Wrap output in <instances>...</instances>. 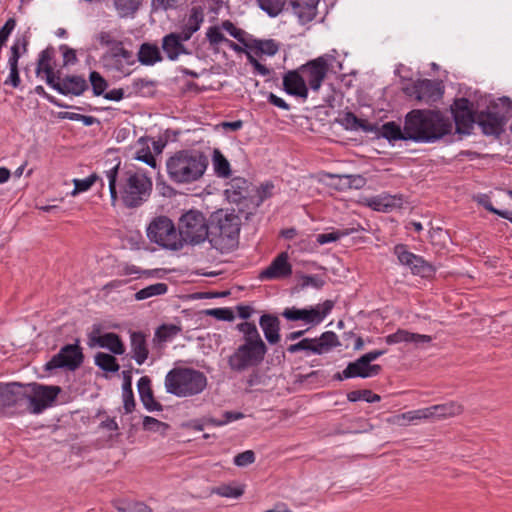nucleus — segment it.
<instances>
[{
  "label": "nucleus",
  "instance_id": "nucleus-43",
  "mask_svg": "<svg viewBox=\"0 0 512 512\" xmlns=\"http://www.w3.org/2000/svg\"><path fill=\"white\" fill-rule=\"evenodd\" d=\"M95 364L106 372H117L120 368L117 359L113 355L104 352L96 354Z\"/></svg>",
  "mask_w": 512,
  "mask_h": 512
},
{
  "label": "nucleus",
  "instance_id": "nucleus-40",
  "mask_svg": "<svg viewBox=\"0 0 512 512\" xmlns=\"http://www.w3.org/2000/svg\"><path fill=\"white\" fill-rule=\"evenodd\" d=\"M211 493L212 494H216L218 496H221V497H226V498H239L243 495L244 493V486L243 485H238V484H234V483H228V484H221L217 487H214L212 490H211Z\"/></svg>",
  "mask_w": 512,
  "mask_h": 512
},
{
  "label": "nucleus",
  "instance_id": "nucleus-25",
  "mask_svg": "<svg viewBox=\"0 0 512 512\" xmlns=\"http://www.w3.org/2000/svg\"><path fill=\"white\" fill-rule=\"evenodd\" d=\"M432 341V337L429 335L413 333L405 329H398L395 333H392L385 337V342L388 345H394L398 343H410L416 347L428 344Z\"/></svg>",
  "mask_w": 512,
  "mask_h": 512
},
{
  "label": "nucleus",
  "instance_id": "nucleus-20",
  "mask_svg": "<svg viewBox=\"0 0 512 512\" xmlns=\"http://www.w3.org/2000/svg\"><path fill=\"white\" fill-rule=\"evenodd\" d=\"M362 203L375 211L387 213L394 209L401 208L404 199L402 194L391 195L381 193L379 195L363 198Z\"/></svg>",
  "mask_w": 512,
  "mask_h": 512
},
{
  "label": "nucleus",
  "instance_id": "nucleus-10",
  "mask_svg": "<svg viewBox=\"0 0 512 512\" xmlns=\"http://www.w3.org/2000/svg\"><path fill=\"white\" fill-rule=\"evenodd\" d=\"M394 254L399 262L410 268L411 273L422 278H431L436 273V267L423 257L408 251L407 246L398 244L394 247Z\"/></svg>",
  "mask_w": 512,
  "mask_h": 512
},
{
  "label": "nucleus",
  "instance_id": "nucleus-17",
  "mask_svg": "<svg viewBox=\"0 0 512 512\" xmlns=\"http://www.w3.org/2000/svg\"><path fill=\"white\" fill-rule=\"evenodd\" d=\"M292 275V265L289 262V255L287 252L279 253L267 266L263 269L258 276L261 281L265 280H282L289 278Z\"/></svg>",
  "mask_w": 512,
  "mask_h": 512
},
{
  "label": "nucleus",
  "instance_id": "nucleus-54",
  "mask_svg": "<svg viewBox=\"0 0 512 512\" xmlns=\"http://www.w3.org/2000/svg\"><path fill=\"white\" fill-rule=\"evenodd\" d=\"M179 332L180 328L175 325H162L157 329L156 337L161 341H167L176 336Z\"/></svg>",
  "mask_w": 512,
  "mask_h": 512
},
{
  "label": "nucleus",
  "instance_id": "nucleus-1",
  "mask_svg": "<svg viewBox=\"0 0 512 512\" xmlns=\"http://www.w3.org/2000/svg\"><path fill=\"white\" fill-rule=\"evenodd\" d=\"M120 159L105 171L108 180L111 205L119 199L127 208H136L146 202L152 191V180L143 172L129 169L120 174Z\"/></svg>",
  "mask_w": 512,
  "mask_h": 512
},
{
  "label": "nucleus",
  "instance_id": "nucleus-30",
  "mask_svg": "<svg viewBox=\"0 0 512 512\" xmlns=\"http://www.w3.org/2000/svg\"><path fill=\"white\" fill-rule=\"evenodd\" d=\"M429 411V415H427V419L437 418L443 419L448 417H453L461 414L463 412V407L460 403L455 401H450L444 404L433 405L431 407L424 408Z\"/></svg>",
  "mask_w": 512,
  "mask_h": 512
},
{
  "label": "nucleus",
  "instance_id": "nucleus-14",
  "mask_svg": "<svg viewBox=\"0 0 512 512\" xmlns=\"http://www.w3.org/2000/svg\"><path fill=\"white\" fill-rule=\"evenodd\" d=\"M218 231V239H211L215 245L232 246L239 235L240 225L239 218L235 214L220 215L217 220V225L214 227Z\"/></svg>",
  "mask_w": 512,
  "mask_h": 512
},
{
  "label": "nucleus",
  "instance_id": "nucleus-28",
  "mask_svg": "<svg viewBox=\"0 0 512 512\" xmlns=\"http://www.w3.org/2000/svg\"><path fill=\"white\" fill-rule=\"evenodd\" d=\"M88 84L81 76H66L61 80V84L55 86V90L63 95L73 94L76 96L81 95L87 90Z\"/></svg>",
  "mask_w": 512,
  "mask_h": 512
},
{
  "label": "nucleus",
  "instance_id": "nucleus-16",
  "mask_svg": "<svg viewBox=\"0 0 512 512\" xmlns=\"http://www.w3.org/2000/svg\"><path fill=\"white\" fill-rule=\"evenodd\" d=\"M472 103L466 98L456 99L451 106L456 131L460 134H470L476 123V115L472 110Z\"/></svg>",
  "mask_w": 512,
  "mask_h": 512
},
{
  "label": "nucleus",
  "instance_id": "nucleus-44",
  "mask_svg": "<svg viewBox=\"0 0 512 512\" xmlns=\"http://www.w3.org/2000/svg\"><path fill=\"white\" fill-rule=\"evenodd\" d=\"M99 180L100 177L96 173H92L85 179H74V189L72 190L71 195L76 196L79 193L88 191Z\"/></svg>",
  "mask_w": 512,
  "mask_h": 512
},
{
  "label": "nucleus",
  "instance_id": "nucleus-45",
  "mask_svg": "<svg viewBox=\"0 0 512 512\" xmlns=\"http://www.w3.org/2000/svg\"><path fill=\"white\" fill-rule=\"evenodd\" d=\"M347 399L350 402H356L359 400H364L368 403H374L380 401V396L378 394L373 393L371 390H355L351 391L347 394Z\"/></svg>",
  "mask_w": 512,
  "mask_h": 512
},
{
  "label": "nucleus",
  "instance_id": "nucleus-6",
  "mask_svg": "<svg viewBox=\"0 0 512 512\" xmlns=\"http://www.w3.org/2000/svg\"><path fill=\"white\" fill-rule=\"evenodd\" d=\"M147 237L159 246L177 251L182 248L181 235L174 223L166 216L156 217L147 227Z\"/></svg>",
  "mask_w": 512,
  "mask_h": 512
},
{
  "label": "nucleus",
  "instance_id": "nucleus-24",
  "mask_svg": "<svg viewBox=\"0 0 512 512\" xmlns=\"http://www.w3.org/2000/svg\"><path fill=\"white\" fill-rule=\"evenodd\" d=\"M319 0H290L289 8L301 24L312 21L317 14Z\"/></svg>",
  "mask_w": 512,
  "mask_h": 512
},
{
  "label": "nucleus",
  "instance_id": "nucleus-33",
  "mask_svg": "<svg viewBox=\"0 0 512 512\" xmlns=\"http://www.w3.org/2000/svg\"><path fill=\"white\" fill-rule=\"evenodd\" d=\"M102 59L106 68L122 75H129L131 67L135 64L134 55H131V61L116 55H103Z\"/></svg>",
  "mask_w": 512,
  "mask_h": 512
},
{
  "label": "nucleus",
  "instance_id": "nucleus-2",
  "mask_svg": "<svg viewBox=\"0 0 512 512\" xmlns=\"http://www.w3.org/2000/svg\"><path fill=\"white\" fill-rule=\"evenodd\" d=\"M236 329L242 333L241 343L228 357L227 363L232 371L240 373L259 366L268 348L254 322H241Z\"/></svg>",
  "mask_w": 512,
  "mask_h": 512
},
{
  "label": "nucleus",
  "instance_id": "nucleus-34",
  "mask_svg": "<svg viewBox=\"0 0 512 512\" xmlns=\"http://www.w3.org/2000/svg\"><path fill=\"white\" fill-rule=\"evenodd\" d=\"M162 60L159 48L155 44L143 43L138 51V61L142 65L151 66Z\"/></svg>",
  "mask_w": 512,
  "mask_h": 512
},
{
  "label": "nucleus",
  "instance_id": "nucleus-13",
  "mask_svg": "<svg viewBox=\"0 0 512 512\" xmlns=\"http://www.w3.org/2000/svg\"><path fill=\"white\" fill-rule=\"evenodd\" d=\"M298 70L305 80V84L313 91H318L329 71L328 59L325 56H320L300 66Z\"/></svg>",
  "mask_w": 512,
  "mask_h": 512
},
{
  "label": "nucleus",
  "instance_id": "nucleus-52",
  "mask_svg": "<svg viewBox=\"0 0 512 512\" xmlns=\"http://www.w3.org/2000/svg\"><path fill=\"white\" fill-rule=\"evenodd\" d=\"M206 37L211 46H217L221 43H226V40L228 39L217 26L209 27L206 33Z\"/></svg>",
  "mask_w": 512,
  "mask_h": 512
},
{
  "label": "nucleus",
  "instance_id": "nucleus-35",
  "mask_svg": "<svg viewBox=\"0 0 512 512\" xmlns=\"http://www.w3.org/2000/svg\"><path fill=\"white\" fill-rule=\"evenodd\" d=\"M428 413V410L422 408L391 416L387 421L393 425L405 426L410 422L427 419V415H429Z\"/></svg>",
  "mask_w": 512,
  "mask_h": 512
},
{
  "label": "nucleus",
  "instance_id": "nucleus-47",
  "mask_svg": "<svg viewBox=\"0 0 512 512\" xmlns=\"http://www.w3.org/2000/svg\"><path fill=\"white\" fill-rule=\"evenodd\" d=\"M52 57L53 51L51 49H45L40 53L36 68V73L38 75L42 72L51 73V71L54 70L51 65Z\"/></svg>",
  "mask_w": 512,
  "mask_h": 512
},
{
  "label": "nucleus",
  "instance_id": "nucleus-59",
  "mask_svg": "<svg viewBox=\"0 0 512 512\" xmlns=\"http://www.w3.org/2000/svg\"><path fill=\"white\" fill-rule=\"evenodd\" d=\"M8 66H9L10 72H9L8 77L4 81V84L10 85L13 88H18L21 83L18 64H8Z\"/></svg>",
  "mask_w": 512,
  "mask_h": 512
},
{
  "label": "nucleus",
  "instance_id": "nucleus-18",
  "mask_svg": "<svg viewBox=\"0 0 512 512\" xmlns=\"http://www.w3.org/2000/svg\"><path fill=\"white\" fill-rule=\"evenodd\" d=\"M88 337L89 344L91 346L98 345L99 347L108 349L116 355H122L125 352V346L119 335L113 332L102 335L100 326L94 325Z\"/></svg>",
  "mask_w": 512,
  "mask_h": 512
},
{
  "label": "nucleus",
  "instance_id": "nucleus-31",
  "mask_svg": "<svg viewBox=\"0 0 512 512\" xmlns=\"http://www.w3.org/2000/svg\"><path fill=\"white\" fill-rule=\"evenodd\" d=\"M131 352L137 364L142 365L148 358L149 350L142 332L131 333Z\"/></svg>",
  "mask_w": 512,
  "mask_h": 512
},
{
  "label": "nucleus",
  "instance_id": "nucleus-57",
  "mask_svg": "<svg viewBox=\"0 0 512 512\" xmlns=\"http://www.w3.org/2000/svg\"><path fill=\"white\" fill-rule=\"evenodd\" d=\"M104 55H116L125 58L127 61H131V55H133L132 51H129L123 47V43L121 41H116L114 45L110 46V50Z\"/></svg>",
  "mask_w": 512,
  "mask_h": 512
},
{
  "label": "nucleus",
  "instance_id": "nucleus-23",
  "mask_svg": "<svg viewBox=\"0 0 512 512\" xmlns=\"http://www.w3.org/2000/svg\"><path fill=\"white\" fill-rule=\"evenodd\" d=\"M382 368L378 364H368L363 361V357H359L356 361L350 362L347 367L343 370V376L345 378H368L376 376L381 372Z\"/></svg>",
  "mask_w": 512,
  "mask_h": 512
},
{
  "label": "nucleus",
  "instance_id": "nucleus-15",
  "mask_svg": "<svg viewBox=\"0 0 512 512\" xmlns=\"http://www.w3.org/2000/svg\"><path fill=\"white\" fill-rule=\"evenodd\" d=\"M334 302L326 300L322 304L311 309L287 308L283 316L291 321L302 320L306 323H320L332 310Z\"/></svg>",
  "mask_w": 512,
  "mask_h": 512
},
{
  "label": "nucleus",
  "instance_id": "nucleus-50",
  "mask_svg": "<svg viewBox=\"0 0 512 512\" xmlns=\"http://www.w3.org/2000/svg\"><path fill=\"white\" fill-rule=\"evenodd\" d=\"M92 90L95 96L103 95L108 83L97 71H92L89 75Z\"/></svg>",
  "mask_w": 512,
  "mask_h": 512
},
{
  "label": "nucleus",
  "instance_id": "nucleus-58",
  "mask_svg": "<svg viewBox=\"0 0 512 512\" xmlns=\"http://www.w3.org/2000/svg\"><path fill=\"white\" fill-rule=\"evenodd\" d=\"M315 348V339L305 338L299 341L298 343L292 344L287 348V351L290 353H296L301 350H308L313 352Z\"/></svg>",
  "mask_w": 512,
  "mask_h": 512
},
{
  "label": "nucleus",
  "instance_id": "nucleus-5",
  "mask_svg": "<svg viewBox=\"0 0 512 512\" xmlns=\"http://www.w3.org/2000/svg\"><path fill=\"white\" fill-rule=\"evenodd\" d=\"M208 384L206 375L196 369L175 367L165 377L166 391L177 397H192L202 393Z\"/></svg>",
  "mask_w": 512,
  "mask_h": 512
},
{
  "label": "nucleus",
  "instance_id": "nucleus-55",
  "mask_svg": "<svg viewBox=\"0 0 512 512\" xmlns=\"http://www.w3.org/2000/svg\"><path fill=\"white\" fill-rule=\"evenodd\" d=\"M244 417V414L241 412H235V411H226L222 415V419H210V423H212L214 426H223L229 422L242 419Z\"/></svg>",
  "mask_w": 512,
  "mask_h": 512
},
{
  "label": "nucleus",
  "instance_id": "nucleus-36",
  "mask_svg": "<svg viewBox=\"0 0 512 512\" xmlns=\"http://www.w3.org/2000/svg\"><path fill=\"white\" fill-rule=\"evenodd\" d=\"M123 385H122V396L124 409L126 413H131L135 407L134 395L132 390V375L130 370H124Z\"/></svg>",
  "mask_w": 512,
  "mask_h": 512
},
{
  "label": "nucleus",
  "instance_id": "nucleus-4",
  "mask_svg": "<svg viewBox=\"0 0 512 512\" xmlns=\"http://www.w3.org/2000/svg\"><path fill=\"white\" fill-rule=\"evenodd\" d=\"M209 164L208 157L199 150L184 149L166 160V171L171 182L186 185L199 181Z\"/></svg>",
  "mask_w": 512,
  "mask_h": 512
},
{
  "label": "nucleus",
  "instance_id": "nucleus-62",
  "mask_svg": "<svg viewBox=\"0 0 512 512\" xmlns=\"http://www.w3.org/2000/svg\"><path fill=\"white\" fill-rule=\"evenodd\" d=\"M247 59L249 63L253 66L254 73L259 74L261 76H269L270 69H268L265 65L261 64L252 54L251 52H246Z\"/></svg>",
  "mask_w": 512,
  "mask_h": 512
},
{
  "label": "nucleus",
  "instance_id": "nucleus-42",
  "mask_svg": "<svg viewBox=\"0 0 512 512\" xmlns=\"http://www.w3.org/2000/svg\"><path fill=\"white\" fill-rule=\"evenodd\" d=\"M168 286L165 283H155L135 293V299L138 301L145 300L154 296L163 295L167 292Z\"/></svg>",
  "mask_w": 512,
  "mask_h": 512
},
{
  "label": "nucleus",
  "instance_id": "nucleus-19",
  "mask_svg": "<svg viewBox=\"0 0 512 512\" xmlns=\"http://www.w3.org/2000/svg\"><path fill=\"white\" fill-rule=\"evenodd\" d=\"M507 117L499 112L488 109L481 111L476 115V123L481 128L483 134L499 136L503 132V127Z\"/></svg>",
  "mask_w": 512,
  "mask_h": 512
},
{
  "label": "nucleus",
  "instance_id": "nucleus-39",
  "mask_svg": "<svg viewBox=\"0 0 512 512\" xmlns=\"http://www.w3.org/2000/svg\"><path fill=\"white\" fill-rule=\"evenodd\" d=\"M381 135L389 141H397V140H411L406 135V122L404 123L403 130L400 125L391 121L382 125Z\"/></svg>",
  "mask_w": 512,
  "mask_h": 512
},
{
  "label": "nucleus",
  "instance_id": "nucleus-38",
  "mask_svg": "<svg viewBox=\"0 0 512 512\" xmlns=\"http://www.w3.org/2000/svg\"><path fill=\"white\" fill-rule=\"evenodd\" d=\"M340 345L337 335L332 331H326L315 339L314 354H323L330 351L333 347Z\"/></svg>",
  "mask_w": 512,
  "mask_h": 512
},
{
  "label": "nucleus",
  "instance_id": "nucleus-37",
  "mask_svg": "<svg viewBox=\"0 0 512 512\" xmlns=\"http://www.w3.org/2000/svg\"><path fill=\"white\" fill-rule=\"evenodd\" d=\"M120 18L133 17L142 6L143 0H112Z\"/></svg>",
  "mask_w": 512,
  "mask_h": 512
},
{
  "label": "nucleus",
  "instance_id": "nucleus-9",
  "mask_svg": "<svg viewBox=\"0 0 512 512\" xmlns=\"http://www.w3.org/2000/svg\"><path fill=\"white\" fill-rule=\"evenodd\" d=\"M27 412L39 414L51 406L60 393L59 386H45L42 384H28Z\"/></svg>",
  "mask_w": 512,
  "mask_h": 512
},
{
  "label": "nucleus",
  "instance_id": "nucleus-64",
  "mask_svg": "<svg viewBox=\"0 0 512 512\" xmlns=\"http://www.w3.org/2000/svg\"><path fill=\"white\" fill-rule=\"evenodd\" d=\"M119 512H151V509L142 502L128 503L118 507Z\"/></svg>",
  "mask_w": 512,
  "mask_h": 512
},
{
  "label": "nucleus",
  "instance_id": "nucleus-27",
  "mask_svg": "<svg viewBox=\"0 0 512 512\" xmlns=\"http://www.w3.org/2000/svg\"><path fill=\"white\" fill-rule=\"evenodd\" d=\"M162 49L167 58L171 61L177 60L180 55L190 54V51L179 40V37L176 35V33H170L163 37Z\"/></svg>",
  "mask_w": 512,
  "mask_h": 512
},
{
  "label": "nucleus",
  "instance_id": "nucleus-29",
  "mask_svg": "<svg viewBox=\"0 0 512 512\" xmlns=\"http://www.w3.org/2000/svg\"><path fill=\"white\" fill-rule=\"evenodd\" d=\"M259 324L268 343L276 344L279 342L280 321L278 317L264 314L260 317Z\"/></svg>",
  "mask_w": 512,
  "mask_h": 512
},
{
  "label": "nucleus",
  "instance_id": "nucleus-61",
  "mask_svg": "<svg viewBox=\"0 0 512 512\" xmlns=\"http://www.w3.org/2000/svg\"><path fill=\"white\" fill-rule=\"evenodd\" d=\"M16 26V20L14 18H9L4 26L0 29V49L7 41L9 35L12 33Z\"/></svg>",
  "mask_w": 512,
  "mask_h": 512
},
{
  "label": "nucleus",
  "instance_id": "nucleus-11",
  "mask_svg": "<svg viewBox=\"0 0 512 512\" xmlns=\"http://www.w3.org/2000/svg\"><path fill=\"white\" fill-rule=\"evenodd\" d=\"M403 92L419 102L432 103L442 97L443 91L437 81L429 79H419L403 88Z\"/></svg>",
  "mask_w": 512,
  "mask_h": 512
},
{
  "label": "nucleus",
  "instance_id": "nucleus-21",
  "mask_svg": "<svg viewBox=\"0 0 512 512\" xmlns=\"http://www.w3.org/2000/svg\"><path fill=\"white\" fill-rule=\"evenodd\" d=\"M251 184L244 178L236 177L231 180L225 194L229 202L235 204H244L248 198L252 197Z\"/></svg>",
  "mask_w": 512,
  "mask_h": 512
},
{
  "label": "nucleus",
  "instance_id": "nucleus-49",
  "mask_svg": "<svg viewBox=\"0 0 512 512\" xmlns=\"http://www.w3.org/2000/svg\"><path fill=\"white\" fill-rule=\"evenodd\" d=\"M204 20V12L203 8L200 6H194L192 7L190 11V15L188 17L187 22L185 23L186 26H189L192 31H198L200 28L201 23Z\"/></svg>",
  "mask_w": 512,
  "mask_h": 512
},
{
  "label": "nucleus",
  "instance_id": "nucleus-51",
  "mask_svg": "<svg viewBox=\"0 0 512 512\" xmlns=\"http://www.w3.org/2000/svg\"><path fill=\"white\" fill-rule=\"evenodd\" d=\"M59 118L72 121H81L85 126H91L99 123V120L93 116L82 115L74 112H60Z\"/></svg>",
  "mask_w": 512,
  "mask_h": 512
},
{
  "label": "nucleus",
  "instance_id": "nucleus-7",
  "mask_svg": "<svg viewBox=\"0 0 512 512\" xmlns=\"http://www.w3.org/2000/svg\"><path fill=\"white\" fill-rule=\"evenodd\" d=\"M179 235H181L182 247L184 243L199 244L209 236V228L204 215L195 210L183 214L179 220Z\"/></svg>",
  "mask_w": 512,
  "mask_h": 512
},
{
  "label": "nucleus",
  "instance_id": "nucleus-56",
  "mask_svg": "<svg viewBox=\"0 0 512 512\" xmlns=\"http://www.w3.org/2000/svg\"><path fill=\"white\" fill-rule=\"evenodd\" d=\"M207 315L213 316L218 320L233 321L235 316L230 308H214L207 310Z\"/></svg>",
  "mask_w": 512,
  "mask_h": 512
},
{
  "label": "nucleus",
  "instance_id": "nucleus-63",
  "mask_svg": "<svg viewBox=\"0 0 512 512\" xmlns=\"http://www.w3.org/2000/svg\"><path fill=\"white\" fill-rule=\"evenodd\" d=\"M274 185L270 182H266L261 184V186L256 190L258 200L256 205H260L265 199L272 196Z\"/></svg>",
  "mask_w": 512,
  "mask_h": 512
},
{
  "label": "nucleus",
  "instance_id": "nucleus-53",
  "mask_svg": "<svg viewBox=\"0 0 512 512\" xmlns=\"http://www.w3.org/2000/svg\"><path fill=\"white\" fill-rule=\"evenodd\" d=\"M221 28L228 32L233 38L238 40L240 43L244 45L245 43H247L244 38L245 32L242 29L237 28L231 21H223L221 24Z\"/></svg>",
  "mask_w": 512,
  "mask_h": 512
},
{
  "label": "nucleus",
  "instance_id": "nucleus-48",
  "mask_svg": "<svg viewBox=\"0 0 512 512\" xmlns=\"http://www.w3.org/2000/svg\"><path fill=\"white\" fill-rule=\"evenodd\" d=\"M260 8L270 16H277L283 9L285 0H257Z\"/></svg>",
  "mask_w": 512,
  "mask_h": 512
},
{
  "label": "nucleus",
  "instance_id": "nucleus-3",
  "mask_svg": "<svg viewBox=\"0 0 512 512\" xmlns=\"http://www.w3.org/2000/svg\"><path fill=\"white\" fill-rule=\"evenodd\" d=\"M452 121L438 110L414 109L406 115V135L415 142H435L452 131Z\"/></svg>",
  "mask_w": 512,
  "mask_h": 512
},
{
  "label": "nucleus",
  "instance_id": "nucleus-12",
  "mask_svg": "<svg viewBox=\"0 0 512 512\" xmlns=\"http://www.w3.org/2000/svg\"><path fill=\"white\" fill-rule=\"evenodd\" d=\"M83 358L81 348L77 344H67L46 363L45 368L50 371L59 368L74 371L82 364Z\"/></svg>",
  "mask_w": 512,
  "mask_h": 512
},
{
  "label": "nucleus",
  "instance_id": "nucleus-32",
  "mask_svg": "<svg viewBox=\"0 0 512 512\" xmlns=\"http://www.w3.org/2000/svg\"><path fill=\"white\" fill-rule=\"evenodd\" d=\"M245 47L251 52H254L257 56H274L279 50V44L273 39H252L251 41L245 43Z\"/></svg>",
  "mask_w": 512,
  "mask_h": 512
},
{
  "label": "nucleus",
  "instance_id": "nucleus-60",
  "mask_svg": "<svg viewBox=\"0 0 512 512\" xmlns=\"http://www.w3.org/2000/svg\"><path fill=\"white\" fill-rule=\"evenodd\" d=\"M255 461V454L252 450H247L237 454L234 457V464L239 467H244L252 464Z\"/></svg>",
  "mask_w": 512,
  "mask_h": 512
},
{
  "label": "nucleus",
  "instance_id": "nucleus-26",
  "mask_svg": "<svg viewBox=\"0 0 512 512\" xmlns=\"http://www.w3.org/2000/svg\"><path fill=\"white\" fill-rule=\"evenodd\" d=\"M137 386L140 399L148 411H161L163 409L162 405L154 398L151 380L148 376L141 377Z\"/></svg>",
  "mask_w": 512,
  "mask_h": 512
},
{
  "label": "nucleus",
  "instance_id": "nucleus-8",
  "mask_svg": "<svg viewBox=\"0 0 512 512\" xmlns=\"http://www.w3.org/2000/svg\"><path fill=\"white\" fill-rule=\"evenodd\" d=\"M28 386L18 382L0 384V407L12 413L27 412Z\"/></svg>",
  "mask_w": 512,
  "mask_h": 512
},
{
  "label": "nucleus",
  "instance_id": "nucleus-41",
  "mask_svg": "<svg viewBox=\"0 0 512 512\" xmlns=\"http://www.w3.org/2000/svg\"><path fill=\"white\" fill-rule=\"evenodd\" d=\"M212 162L214 171L218 177L227 178L230 175V164L220 150L214 149Z\"/></svg>",
  "mask_w": 512,
  "mask_h": 512
},
{
  "label": "nucleus",
  "instance_id": "nucleus-46",
  "mask_svg": "<svg viewBox=\"0 0 512 512\" xmlns=\"http://www.w3.org/2000/svg\"><path fill=\"white\" fill-rule=\"evenodd\" d=\"M143 428L146 431L157 432L161 435H165L169 429V425L154 417L145 416L143 419Z\"/></svg>",
  "mask_w": 512,
  "mask_h": 512
},
{
  "label": "nucleus",
  "instance_id": "nucleus-22",
  "mask_svg": "<svg viewBox=\"0 0 512 512\" xmlns=\"http://www.w3.org/2000/svg\"><path fill=\"white\" fill-rule=\"evenodd\" d=\"M283 88L289 95L300 97L304 100L308 97V87L298 69L290 70L284 74Z\"/></svg>",
  "mask_w": 512,
  "mask_h": 512
}]
</instances>
